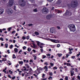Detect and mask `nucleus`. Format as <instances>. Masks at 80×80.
I'll list each match as a JSON object with an SVG mask.
<instances>
[{"label":"nucleus","instance_id":"obj_14","mask_svg":"<svg viewBox=\"0 0 80 80\" xmlns=\"http://www.w3.org/2000/svg\"><path fill=\"white\" fill-rule=\"evenodd\" d=\"M44 70H45V69H46V70H45V71H47V70H47L48 69V66H45L44 67Z\"/></svg>","mask_w":80,"mask_h":80},{"label":"nucleus","instance_id":"obj_16","mask_svg":"<svg viewBox=\"0 0 80 80\" xmlns=\"http://www.w3.org/2000/svg\"><path fill=\"white\" fill-rule=\"evenodd\" d=\"M34 33L36 35H39V32H38L37 31H35Z\"/></svg>","mask_w":80,"mask_h":80},{"label":"nucleus","instance_id":"obj_28","mask_svg":"<svg viewBox=\"0 0 80 80\" xmlns=\"http://www.w3.org/2000/svg\"><path fill=\"white\" fill-rule=\"evenodd\" d=\"M49 75L50 76H52V75H53V74H52V72H49Z\"/></svg>","mask_w":80,"mask_h":80},{"label":"nucleus","instance_id":"obj_6","mask_svg":"<svg viewBox=\"0 0 80 80\" xmlns=\"http://www.w3.org/2000/svg\"><path fill=\"white\" fill-rule=\"evenodd\" d=\"M6 11L7 13L9 15H12L13 13V11H12V9H11L10 8H7Z\"/></svg>","mask_w":80,"mask_h":80},{"label":"nucleus","instance_id":"obj_52","mask_svg":"<svg viewBox=\"0 0 80 80\" xmlns=\"http://www.w3.org/2000/svg\"><path fill=\"white\" fill-rule=\"evenodd\" d=\"M15 76H14L12 78V80H15Z\"/></svg>","mask_w":80,"mask_h":80},{"label":"nucleus","instance_id":"obj_31","mask_svg":"<svg viewBox=\"0 0 80 80\" xmlns=\"http://www.w3.org/2000/svg\"><path fill=\"white\" fill-rule=\"evenodd\" d=\"M58 55L59 57H60L62 55V54L58 53Z\"/></svg>","mask_w":80,"mask_h":80},{"label":"nucleus","instance_id":"obj_17","mask_svg":"<svg viewBox=\"0 0 80 80\" xmlns=\"http://www.w3.org/2000/svg\"><path fill=\"white\" fill-rule=\"evenodd\" d=\"M14 51L15 52H18V49L17 48H15L14 49Z\"/></svg>","mask_w":80,"mask_h":80},{"label":"nucleus","instance_id":"obj_5","mask_svg":"<svg viewBox=\"0 0 80 80\" xmlns=\"http://www.w3.org/2000/svg\"><path fill=\"white\" fill-rule=\"evenodd\" d=\"M47 39L48 40L51 41V42H53V43H60V42L59 41H58L57 40L53 39H51L50 38Z\"/></svg>","mask_w":80,"mask_h":80},{"label":"nucleus","instance_id":"obj_37","mask_svg":"<svg viewBox=\"0 0 80 80\" xmlns=\"http://www.w3.org/2000/svg\"><path fill=\"white\" fill-rule=\"evenodd\" d=\"M2 59H3V62H5V61H7V59L5 58H2Z\"/></svg>","mask_w":80,"mask_h":80},{"label":"nucleus","instance_id":"obj_32","mask_svg":"<svg viewBox=\"0 0 80 80\" xmlns=\"http://www.w3.org/2000/svg\"><path fill=\"white\" fill-rule=\"evenodd\" d=\"M17 71H18L19 73H21V72H22V71H20V70L19 69H17Z\"/></svg>","mask_w":80,"mask_h":80},{"label":"nucleus","instance_id":"obj_41","mask_svg":"<svg viewBox=\"0 0 80 80\" xmlns=\"http://www.w3.org/2000/svg\"><path fill=\"white\" fill-rule=\"evenodd\" d=\"M50 66H53V63L52 62H50Z\"/></svg>","mask_w":80,"mask_h":80},{"label":"nucleus","instance_id":"obj_54","mask_svg":"<svg viewBox=\"0 0 80 80\" xmlns=\"http://www.w3.org/2000/svg\"><path fill=\"white\" fill-rule=\"evenodd\" d=\"M73 59H74L75 58V56H73L72 57H71Z\"/></svg>","mask_w":80,"mask_h":80},{"label":"nucleus","instance_id":"obj_13","mask_svg":"<svg viewBox=\"0 0 80 80\" xmlns=\"http://www.w3.org/2000/svg\"><path fill=\"white\" fill-rule=\"evenodd\" d=\"M24 73H26V74L25 75V77L26 78V77H28V76H29L30 74H29V73H27V72H25Z\"/></svg>","mask_w":80,"mask_h":80},{"label":"nucleus","instance_id":"obj_10","mask_svg":"<svg viewBox=\"0 0 80 80\" xmlns=\"http://www.w3.org/2000/svg\"><path fill=\"white\" fill-rule=\"evenodd\" d=\"M70 73H71V76H73L74 75V73H75V72H74V71H73L72 70H70Z\"/></svg>","mask_w":80,"mask_h":80},{"label":"nucleus","instance_id":"obj_21","mask_svg":"<svg viewBox=\"0 0 80 80\" xmlns=\"http://www.w3.org/2000/svg\"><path fill=\"white\" fill-rule=\"evenodd\" d=\"M27 50H28V51L29 52H30V51L32 50V49L31 48H28Z\"/></svg>","mask_w":80,"mask_h":80},{"label":"nucleus","instance_id":"obj_22","mask_svg":"<svg viewBox=\"0 0 80 80\" xmlns=\"http://www.w3.org/2000/svg\"><path fill=\"white\" fill-rule=\"evenodd\" d=\"M13 57H12V58H17L15 54H13Z\"/></svg>","mask_w":80,"mask_h":80},{"label":"nucleus","instance_id":"obj_42","mask_svg":"<svg viewBox=\"0 0 80 80\" xmlns=\"http://www.w3.org/2000/svg\"><path fill=\"white\" fill-rule=\"evenodd\" d=\"M13 48V45H11L10 46V47H9L10 48Z\"/></svg>","mask_w":80,"mask_h":80},{"label":"nucleus","instance_id":"obj_63","mask_svg":"<svg viewBox=\"0 0 80 80\" xmlns=\"http://www.w3.org/2000/svg\"><path fill=\"white\" fill-rule=\"evenodd\" d=\"M50 55H51L50 54H46L47 56H50Z\"/></svg>","mask_w":80,"mask_h":80},{"label":"nucleus","instance_id":"obj_19","mask_svg":"<svg viewBox=\"0 0 80 80\" xmlns=\"http://www.w3.org/2000/svg\"><path fill=\"white\" fill-rule=\"evenodd\" d=\"M67 66L70 67V66H71V64L69 63H67L66 64Z\"/></svg>","mask_w":80,"mask_h":80},{"label":"nucleus","instance_id":"obj_51","mask_svg":"<svg viewBox=\"0 0 80 80\" xmlns=\"http://www.w3.org/2000/svg\"><path fill=\"white\" fill-rule=\"evenodd\" d=\"M60 47V45L59 44H58L57 45V47L58 48Z\"/></svg>","mask_w":80,"mask_h":80},{"label":"nucleus","instance_id":"obj_48","mask_svg":"<svg viewBox=\"0 0 80 80\" xmlns=\"http://www.w3.org/2000/svg\"><path fill=\"white\" fill-rule=\"evenodd\" d=\"M77 78H78V80H80V76H78Z\"/></svg>","mask_w":80,"mask_h":80},{"label":"nucleus","instance_id":"obj_39","mask_svg":"<svg viewBox=\"0 0 80 80\" xmlns=\"http://www.w3.org/2000/svg\"><path fill=\"white\" fill-rule=\"evenodd\" d=\"M29 38H30V36H28L26 37V39H27V40H28V39H29Z\"/></svg>","mask_w":80,"mask_h":80},{"label":"nucleus","instance_id":"obj_35","mask_svg":"<svg viewBox=\"0 0 80 80\" xmlns=\"http://www.w3.org/2000/svg\"><path fill=\"white\" fill-rule=\"evenodd\" d=\"M8 32H10V30H11V29H12V28L11 27L8 28Z\"/></svg>","mask_w":80,"mask_h":80},{"label":"nucleus","instance_id":"obj_11","mask_svg":"<svg viewBox=\"0 0 80 80\" xmlns=\"http://www.w3.org/2000/svg\"><path fill=\"white\" fill-rule=\"evenodd\" d=\"M4 10L3 9H0V14L1 15L3 13Z\"/></svg>","mask_w":80,"mask_h":80},{"label":"nucleus","instance_id":"obj_38","mask_svg":"<svg viewBox=\"0 0 80 80\" xmlns=\"http://www.w3.org/2000/svg\"><path fill=\"white\" fill-rule=\"evenodd\" d=\"M0 40H1V41H3L4 40H3V38L1 37L0 38Z\"/></svg>","mask_w":80,"mask_h":80},{"label":"nucleus","instance_id":"obj_23","mask_svg":"<svg viewBox=\"0 0 80 80\" xmlns=\"http://www.w3.org/2000/svg\"><path fill=\"white\" fill-rule=\"evenodd\" d=\"M33 11L34 12H37V8L35 9H33Z\"/></svg>","mask_w":80,"mask_h":80},{"label":"nucleus","instance_id":"obj_64","mask_svg":"<svg viewBox=\"0 0 80 80\" xmlns=\"http://www.w3.org/2000/svg\"><path fill=\"white\" fill-rule=\"evenodd\" d=\"M42 80H47V78H45V79L42 78Z\"/></svg>","mask_w":80,"mask_h":80},{"label":"nucleus","instance_id":"obj_15","mask_svg":"<svg viewBox=\"0 0 80 80\" xmlns=\"http://www.w3.org/2000/svg\"><path fill=\"white\" fill-rule=\"evenodd\" d=\"M32 44L33 46V48H37V46L36 45H35V43H32Z\"/></svg>","mask_w":80,"mask_h":80},{"label":"nucleus","instance_id":"obj_49","mask_svg":"<svg viewBox=\"0 0 80 80\" xmlns=\"http://www.w3.org/2000/svg\"><path fill=\"white\" fill-rule=\"evenodd\" d=\"M50 78H52V77L51 76H49V77L48 78V80H50Z\"/></svg>","mask_w":80,"mask_h":80},{"label":"nucleus","instance_id":"obj_61","mask_svg":"<svg viewBox=\"0 0 80 80\" xmlns=\"http://www.w3.org/2000/svg\"><path fill=\"white\" fill-rule=\"evenodd\" d=\"M59 69H63V68L62 66H61L59 68Z\"/></svg>","mask_w":80,"mask_h":80},{"label":"nucleus","instance_id":"obj_55","mask_svg":"<svg viewBox=\"0 0 80 80\" xmlns=\"http://www.w3.org/2000/svg\"><path fill=\"white\" fill-rule=\"evenodd\" d=\"M30 62H32V63H33V62L32 59H30Z\"/></svg>","mask_w":80,"mask_h":80},{"label":"nucleus","instance_id":"obj_59","mask_svg":"<svg viewBox=\"0 0 80 80\" xmlns=\"http://www.w3.org/2000/svg\"><path fill=\"white\" fill-rule=\"evenodd\" d=\"M40 45H44V44H43V43L40 42Z\"/></svg>","mask_w":80,"mask_h":80},{"label":"nucleus","instance_id":"obj_62","mask_svg":"<svg viewBox=\"0 0 80 80\" xmlns=\"http://www.w3.org/2000/svg\"><path fill=\"white\" fill-rule=\"evenodd\" d=\"M32 52H34V53H35L36 52V51H35V50L33 49L32 50Z\"/></svg>","mask_w":80,"mask_h":80},{"label":"nucleus","instance_id":"obj_46","mask_svg":"<svg viewBox=\"0 0 80 80\" xmlns=\"http://www.w3.org/2000/svg\"><path fill=\"white\" fill-rule=\"evenodd\" d=\"M80 55V52H78V54H77V57H79V55Z\"/></svg>","mask_w":80,"mask_h":80},{"label":"nucleus","instance_id":"obj_36","mask_svg":"<svg viewBox=\"0 0 80 80\" xmlns=\"http://www.w3.org/2000/svg\"><path fill=\"white\" fill-rule=\"evenodd\" d=\"M48 2H52V1H53V0H47Z\"/></svg>","mask_w":80,"mask_h":80},{"label":"nucleus","instance_id":"obj_7","mask_svg":"<svg viewBox=\"0 0 80 80\" xmlns=\"http://www.w3.org/2000/svg\"><path fill=\"white\" fill-rule=\"evenodd\" d=\"M42 12L44 14H47L48 13V9L46 8H44L42 9Z\"/></svg>","mask_w":80,"mask_h":80},{"label":"nucleus","instance_id":"obj_18","mask_svg":"<svg viewBox=\"0 0 80 80\" xmlns=\"http://www.w3.org/2000/svg\"><path fill=\"white\" fill-rule=\"evenodd\" d=\"M36 43H37V45L38 46H40V42L39 41H37Z\"/></svg>","mask_w":80,"mask_h":80},{"label":"nucleus","instance_id":"obj_44","mask_svg":"<svg viewBox=\"0 0 80 80\" xmlns=\"http://www.w3.org/2000/svg\"><path fill=\"white\" fill-rule=\"evenodd\" d=\"M9 51H10V50H7V52L8 54H9V53H10V52Z\"/></svg>","mask_w":80,"mask_h":80},{"label":"nucleus","instance_id":"obj_29","mask_svg":"<svg viewBox=\"0 0 80 80\" xmlns=\"http://www.w3.org/2000/svg\"><path fill=\"white\" fill-rule=\"evenodd\" d=\"M57 4L59 5L60 3H61V2H60V1H58L57 2Z\"/></svg>","mask_w":80,"mask_h":80},{"label":"nucleus","instance_id":"obj_26","mask_svg":"<svg viewBox=\"0 0 80 80\" xmlns=\"http://www.w3.org/2000/svg\"><path fill=\"white\" fill-rule=\"evenodd\" d=\"M22 40H25V39H26V37H24V36H22Z\"/></svg>","mask_w":80,"mask_h":80},{"label":"nucleus","instance_id":"obj_8","mask_svg":"<svg viewBox=\"0 0 80 80\" xmlns=\"http://www.w3.org/2000/svg\"><path fill=\"white\" fill-rule=\"evenodd\" d=\"M13 3H14V0H9V5L10 7H12V6H13Z\"/></svg>","mask_w":80,"mask_h":80},{"label":"nucleus","instance_id":"obj_1","mask_svg":"<svg viewBox=\"0 0 80 80\" xmlns=\"http://www.w3.org/2000/svg\"><path fill=\"white\" fill-rule=\"evenodd\" d=\"M78 5V2L77 1L72 0L71 1L70 4H68V6L69 8H72V9L75 8Z\"/></svg>","mask_w":80,"mask_h":80},{"label":"nucleus","instance_id":"obj_56","mask_svg":"<svg viewBox=\"0 0 80 80\" xmlns=\"http://www.w3.org/2000/svg\"><path fill=\"white\" fill-rule=\"evenodd\" d=\"M17 7H16V6H14V10H16V8Z\"/></svg>","mask_w":80,"mask_h":80},{"label":"nucleus","instance_id":"obj_24","mask_svg":"<svg viewBox=\"0 0 80 80\" xmlns=\"http://www.w3.org/2000/svg\"><path fill=\"white\" fill-rule=\"evenodd\" d=\"M33 57H34V60H36V59L37 58V56L35 55H34L33 56Z\"/></svg>","mask_w":80,"mask_h":80},{"label":"nucleus","instance_id":"obj_60","mask_svg":"<svg viewBox=\"0 0 80 80\" xmlns=\"http://www.w3.org/2000/svg\"><path fill=\"white\" fill-rule=\"evenodd\" d=\"M40 50L41 51V52H42V53H43V49H40Z\"/></svg>","mask_w":80,"mask_h":80},{"label":"nucleus","instance_id":"obj_27","mask_svg":"<svg viewBox=\"0 0 80 80\" xmlns=\"http://www.w3.org/2000/svg\"><path fill=\"white\" fill-rule=\"evenodd\" d=\"M19 64H21L22 65V64L23 63V61H19Z\"/></svg>","mask_w":80,"mask_h":80},{"label":"nucleus","instance_id":"obj_4","mask_svg":"<svg viewBox=\"0 0 80 80\" xmlns=\"http://www.w3.org/2000/svg\"><path fill=\"white\" fill-rule=\"evenodd\" d=\"M19 3L20 6L21 7H25L26 4V2H24V0H20L19 1Z\"/></svg>","mask_w":80,"mask_h":80},{"label":"nucleus","instance_id":"obj_9","mask_svg":"<svg viewBox=\"0 0 80 80\" xmlns=\"http://www.w3.org/2000/svg\"><path fill=\"white\" fill-rule=\"evenodd\" d=\"M53 16H52V14H49L47 16H46V18L48 20H50L51 19V18H52V17Z\"/></svg>","mask_w":80,"mask_h":80},{"label":"nucleus","instance_id":"obj_43","mask_svg":"<svg viewBox=\"0 0 80 80\" xmlns=\"http://www.w3.org/2000/svg\"><path fill=\"white\" fill-rule=\"evenodd\" d=\"M22 48L23 49V50H25L26 48H27V47L25 46H24L22 47Z\"/></svg>","mask_w":80,"mask_h":80},{"label":"nucleus","instance_id":"obj_40","mask_svg":"<svg viewBox=\"0 0 80 80\" xmlns=\"http://www.w3.org/2000/svg\"><path fill=\"white\" fill-rule=\"evenodd\" d=\"M57 28H58V30H60V27L59 26H57Z\"/></svg>","mask_w":80,"mask_h":80},{"label":"nucleus","instance_id":"obj_45","mask_svg":"<svg viewBox=\"0 0 80 80\" xmlns=\"http://www.w3.org/2000/svg\"><path fill=\"white\" fill-rule=\"evenodd\" d=\"M28 26H29V27H30V26H32L33 25V24H28Z\"/></svg>","mask_w":80,"mask_h":80},{"label":"nucleus","instance_id":"obj_25","mask_svg":"<svg viewBox=\"0 0 80 80\" xmlns=\"http://www.w3.org/2000/svg\"><path fill=\"white\" fill-rule=\"evenodd\" d=\"M42 57V58L43 59H44V58H46V57H47L46 56L44 55H43Z\"/></svg>","mask_w":80,"mask_h":80},{"label":"nucleus","instance_id":"obj_50","mask_svg":"<svg viewBox=\"0 0 80 80\" xmlns=\"http://www.w3.org/2000/svg\"><path fill=\"white\" fill-rule=\"evenodd\" d=\"M45 74L44 73H43L42 75V78H44V77L45 76Z\"/></svg>","mask_w":80,"mask_h":80},{"label":"nucleus","instance_id":"obj_3","mask_svg":"<svg viewBox=\"0 0 80 80\" xmlns=\"http://www.w3.org/2000/svg\"><path fill=\"white\" fill-rule=\"evenodd\" d=\"M72 14V12L70 11H68V10H67L65 13L63 14V16H68V17H70Z\"/></svg>","mask_w":80,"mask_h":80},{"label":"nucleus","instance_id":"obj_30","mask_svg":"<svg viewBox=\"0 0 80 80\" xmlns=\"http://www.w3.org/2000/svg\"><path fill=\"white\" fill-rule=\"evenodd\" d=\"M9 72L10 73V74H12V73H13V72L11 71V70H9Z\"/></svg>","mask_w":80,"mask_h":80},{"label":"nucleus","instance_id":"obj_53","mask_svg":"<svg viewBox=\"0 0 80 80\" xmlns=\"http://www.w3.org/2000/svg\"><path fill=\"white\" fill-rule=\"evenodd\" d=\"M27 68H30V66L28 65L26 67Z\"/></svg>","mask_w":80,"mask_h":80},{"label":"nucleus","instance_id":"obj_12","mask_svg":"<svg viewBox=\"0 0 80 80\" xmlns=\"http://www.w3.org/2000/svg\"><path fill=\"white\" fill-rule=\"evenodd\" d=\"M37 70L38 72L39 73H40V70H42V68H38L37 69Z\"/></svg>","mask_w":80,"mask_h":80},{"label":"nucleus","instance_id":"obj_33","mask_svg":"<svg viewBox=\"0 0 80 80\" xmlns=\"http://www.w3.org/2000/svg\"><path fill=\"white\" fill-rule=\"evenodd\" d=\"M65 80H68V76H66L65 77Z\"/></svg>","mask_w":80,"mask_h":80},{"label":"nucleus","instance_id":"obj_57","mask_svg":"<svg viewBox=\"0 0 80 80\" xmlns=\"http://www.w3.org/2000/svg\"><path fill=\"white\" fill-rule=\"evenodd\" d=\"M22 52V50H20L18 52V53H20V54H21V53H20V52Z\"/></svg>","mask_w":80,"mask_h":80},{"label":"nucleus","instance_id":"obj_20","mask_svg":"<svg viewBox=\"0 0 80 80\" xmlns=\"http://www.w3.org/2000/svg\"><path fill=\"white\" fill-rule=\"evenodd\" d=\"M29 72L30 73H32L33 72V70L31 68H30V69H29Z\"/></svg>","mask_w":80,"mask_h":80},{"label":"nucleus","instance_id":"obj_2","mask_svg":"<svg viewBox=\"0 0 80 80\" xmlns=\"http://www.w3.org/2000/svg\"><path fill=\"white\" fill-rule=\"evenodd\" d=\"M70 30V32H75V26L74 24H70L68 26Z\"/></svg>","mask_w":80,"mask_h":80},{"label":"nucleus","instance_id":"obj_47","mask_svg":"<svg viewBox=\"0 0 80 80\" xmlns=\"http://www.w3.org/2000/svg\"><path fill=\"white\" fill-rule=\"evenodd\" d=\"M44 65H48L47 62H46L45 63H44Z\"/></svg>","mask_w":80,"mask_h":80},{"label":"nucleus","instance_id":"obj_34","mask_svg":"<svg viewBox=\"0 0 80 80\" xmlns=\"http://www.w3.org/2000/svg\"><path fill=\"white\" fill-rule=\"evenodd\" d=\"M5 48H8V44H5Z\"/></svg>","mask_w":80,"mask_h":80},{"label":"nucleus","instance_id":"obj_58","mask_svg":"<svg viewBox=\"0 0 80 80\" xmlns=\"http://www.w3.org/2000/svg\"><path fill=\"white\" fill-rule=\"evenodd\" d=\"M8 78H12V77L10 76V75H8Z\"/></svg>","mask_w":80,"mask_h":80}]
</instances>
